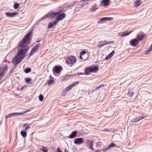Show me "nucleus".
<instances>
[{
    "mask_svg": "<svg viewBox=\"0 0 152 152\" xmlns=\"http://www.w3.org/2000/svg\"><path fill=\"white\" fill-rule=\"evenodd\" d=\"M32 31L28 32L19 42L18 45L19 48L18 52L16 56L14 57L12 60V62H13L18 57H21V56L26 55V52L28 48V46L30 43L32 35Z\"/></svg>",
    "mask_w": 152,
    "mask_h": 152,
    "instance_id": "obj_1",
    "label": "nucleus"
},
{
    "mask_svg": "<svg viewBox=\"0 0 152 152\" xmlns=\"http://www.w3.org/2000/svg\"><path fill=\"white\" fill-rule=\"evenodd\" d=\"M99 68L98 66H95L93 67H87L85 69V74L88 75L90 72H95L97 71Z\"/></svg>",
    "mask_w": 152,
    "mask_h": 152,
    "instance_id": "obj_2",
    "label": "nucleus"
},
{
    "mask_svg": "<svg viewBox=\"0 0 152 152\" xmlns=\"http://www.w3.org/2000/svg\"><path fill=\"white\" fill-rule=\"evenodd\" d=\"M76 62V58L74 56H70L66 59V64L70 66H72L73 64Z\"/></svg>",
    "mask_w": 152,
    "mask_h": 152,
    "instance_id": "obj_3",
    "label": "nucleus"
},
{
    "mask_svg": "<svg viewBox=\"0 0 152 152\" xmlns=\"http://www.w3.org/2000/svg\"><path fill=\"white\" fill-rule=\"evenodd\" d=\"M79 83V81H77L73 83L72 84L66 87L63 90V93L62 94H63V93H64V94L66 93L68 91L70 90L73 87H74L75 85H77Z\"/></svg>",
    "mask_w": 152,
    "mask_h": 152,
    "instance_id": "obj_4",
    "label": "nucleus"
},
{
    "mask_svg": "<svg viewBox=\"0 0 152 152\" xmlns=\"http://www.w3.org/2000/svg\"><path fill=\"white\" fill-rule=\"evenodd\" d=\"M61 12H51L47 14L48 17L50 19H53L56 16L59 14H60Z\"/></svg>",
    "mask_w": 152,
    "mask_h": 152,
    "instance_id": "obj_5",
    "label": "nucleus"
},
{
    "mask_svg": "<svg viewBox=\"0 0 152 152\" xmlns=\"http://www.w3.org/2000/svg\"><path fill=\"white\" fill-rule=\"evenodd\" d=\"M113 18L112 17H103L101 18L97 23L99 24H102L104 23L105 21L112 20Z\"/></svg>",
    "mask_w": 152,
    "mask_h": 152,
    "instance_id": "obj_6",
    "label": "nucleus"
},
{
    "mask_svg": "<svg viewBox=\"0 0 152 152\" xmlns=\"http://www.w3.org/2000/svg\"><path fill=\"white\" fill-rule=\"evenodd\" d=\"M145 35V34L143 33H140L137 34L136 36V39L138 41H140L142 40Z\"/></svg>",
    "mask_w": 152,
    "mask_h": 152,
    "instance_id": "obj_7",
    "label": "nucleus"
},
{
    "mask_svg": "<svg viewBox=\"0 0 152 152\" xmlns=\"http://www.w3.org/2000/svg\"><path fill=\"white\" fill-rule=\"evenodd\" d=\"M62 68L61 66H55L53 68V70L56 73H58L62 70Z\"/></svg>",
    "mask_w": 152,
    "mask_h": 152,
    "instance_id": "obj_8",
    "label": "nucleus"
},
{
    "mask_svg": "<svg viewBox=\"0 0 152 152\" xmlns=\"http://www.w3.org/2000/svg\"><path fill=\"white\" fill-rule=\"evenodd\" d=\"M83 138L81 137H80L75 139L74 143L76 144L80 145L83 142Z\"/></svg>",
    "mask_w": 152,
    "mask_h": 152,
    "instance_id": "obj_9",
    "label": "nucleus"
},
{
    "mask_svg": "<svg viewBox=\"0 0 152 152\" xmlns=\"http://www.w3.org/2000/svg\"><path fill=\"white\" fill-rule=\"evenodd\" d=\"M25 55H24L21 56V57H19V58L17 59H17L14 61H13V62H12L14 63L15 66H16L18 64L20 63L21 62L22 59L25 58Z\"/></svg>",
    "mask_w": 152,
    "mask_h": 152,
    "instance_id": "obj_10",
    "label": "nucleus"
},
{
    "mask_svg": "<svg viewBox=\"0 0 152 152\" xmlns=\"http://www.w3.org/2000/svg\"><path fill=\"white\" fill-rule=\"evenodd\" d=\"M138 42L136 38L130 41V44L132 46L135 47L138 45Z\"/></svg>",
    "mask_w": 152,
    "mask_h": 152,
    "instance_id": "obj_11",
    "label": "nucleus"
},
{
    "mask_svg": "<svg viewBox=\"0 0 152 152\" xmlns=\"http://www.w3.org/2000/svg\"><path fill=\"white\" fill-rule=\"evenodd\" d=\"M56 18V20L58 22V21L63 19L66 17V14L64 13H62L58 15Z\"/></svg>",
    "mask_w": 152,
    "mask_h": 152,
    "instance_id": "obj_12",
    "label": "nucleus"
},
{
    "mask_svg": "<svg viewBox=\"0 0 152 152\" xmlns=\"http://www.w3.org/2000/svg\"><path fill=\"white\" fill-rule=\"evenodd\" d=\"M58 22L56 20L50 22L48 25V28L49 29L51 28L53 26L56 25L58 23Z\"/></svg>",
    "mask_w": 152,
    "mask_h": 152,
    "instance_id": "obj_13",
    "label": "nucleus"
},
{
    "mask_svg": "<svg viewBox=\"0 0 152 152\" xmlns=\"http://www.w3.org/2000/svg\"><path fill=\"white\" fill-rule=\"evenodd\" d=\"M18 13V12H6L5 15L8 17L9 18H13L15 17Z\"/></svg>",
    "mask_w": 152,
    "mask_h": 152,
    "instance_id": "obj_14",
    "label": "nucleus"
},
{
    "mask_svg": "<svg viewBox=\"0 0 152 152\" xmlns=\"http://www.w3.org/2000/svg\"><path fill=\"white\" fill-rule=\"evenodd\" d=\"M41 45V44L40 43H39L33 48L32 50L33 51V53H35L37 50L38 48Z\"/></svg>",
    "mask_w": 152,
    "mask_h": 152,
    "instance_id": "obj_15",
    "label": "nucleus"
},
{
    "mask_svg": "<svg viewBox=\"0 0 152 152\" xmlns=\"http://www.w3.org/2000/svg\"><path fill=\"white\" fill-rule=\"evenodd\" d=\"M77 132L76 131H73L71 134L68 137V138H73L75 137L77 135Z\"/></svg>",
    "mask_w": 152,
    "mask_h": 152,
    "instance_id": "obj_16",
    "label": "nucleus"
},
{
    "mask_svg": "<svg viewBox=\"0 0 152 152\" xmlns=\"http://www.w3.org/2000/svg\"><path fill=\"white\" fill-rule=\"evenodd\" d=\"M134 6L135 7H139L142 4V2L141 1L139 0H137L134 3Z\"/></svg>",
    "mask_w": 152,
    "mask_h": 152,
    "instance_id": "obj_17",
    "label": "nucleus"
},
{
    "mask_svg": "<svg viewBox=\"0 0 152 152\" xmlns=\"http://www.w3.org/2000/svg\"><path fill=\"white\" fill-rule=\"evenodd\" d=\"M110 3V0H102L101 2V3L103 4V6H104L109 5Z\"/></svg>",
    "mask_w": 152,
    "mask_h": 152,
    "instance_id": "obj_18",
    "label": "nucleus"
},
{
    "mask_svg": "<svg viewBox=\"0 0 152 152\" xmlns=\"http://www.w3.org/2000/svg\"><path fill=\"white\" fill-rule=\"evenodd\" d=\"M7 65H5L3 67L2 69H0V71L3 73H4V74H5V72L7 71Z\"/></svg>",
    "mask_w": 152,
    "mask_h": 152,
    "instance_id": "obj_19",
    "label": "nucleus"
},
{
    "mask_svg": "<svg viewBox=\"0 0 152 152\" xmlns=\"http://www.w3.org/2000/svg\"><path fill=\"white\" fill-rule=\"evenodd\" d=\"M30 111V110H28L25 111L23 112H21V113H13V115H14V116L15 115H21L22 114H24V113H25L28 112Z\"/></svg>",
    "mask_w": 152,
    "mask_h": 152,
    "instance_id": "obj_20",
    "label": "nucleus"
},
{
    "mask_svg": "<svg viewBox=\"0 0 152 152\" xmlns=\"http://www.w3.org/2000/svg\"><path fill=\"white\" fill-rule=\"evenodd\" d=\"M115 145V144L114 143L112 142L110 143L108 146L107 148L105 150H108L110 148L114 147Z\"/></svg>",
    "mask_w": 152,
    "mask_h": 152,
    "instance_id": "obj_21",
    "label": "nucleus"
},
{
    "mask_svg": "<svg viewBox=\"0 0 152 152\" xmlns=\"http://www.w3.org/2000/svg\"><path fill=\"white\" fill-rule=\"evenodd\" d=\"M21 135L23 137H25L27 135V133L25 131L22 130L20 132Z\"/></svg>",
    "mask_w": 152,
    "mask_h": 152,
    "instance_id": "obj_22",
    "label": "nucleus"
},
{
    "mask_svg": "<svg viewBox=\"0 0 152 152\" xmlns=\"http://www.w3.org/2000/svg\"><path fill=\"white\" fill-rule=\"evenodd\" d=\"M23 127L24 128L25 130L26 131H27V129L28 128H30L29 125L27 124H25L23 125Z\"/></svg>",
    "mask_w": 152,
    "mask_h": 152,
    "instance_id": "obj_23",
    "label": "nucleus"
},
{
    "mask_svg": "<svg viewBox=\"0 0 152 152\" xmlns=\"http://www.w3.org/2000/svg\"><path fill=\"white\" fill-rule=\"evenodd\" d=\"M31 71V69L30 68H27L24 70V72L26 73H28L30 72Z\"/></svg>",
    "mask_w": 152,
    "mask_h": 152,
    "instance_id": "obj_24",
    "label": "nucleus"
},
{
    "mask_svg": "<svg viewBox=\"0 0 152 152\" xmlns=\"http://www.w3.org/2000/svg\"><path fill=\"white\" fill-rule=\"evenodd\" d=\"M98 8L96 7V4H94V6L91 8L90 10H91L93 12H94Z\"/></svg>",
    "mask_w": 152,
    "mask_h": 152,
    "instance_id": "obj_25",
    "label": "nucleus"
},
{
    "mask_svg": "<svg viewBox=\"0 0 152 152\" xmlns=\"http://www.w3.org/2000/svg\"><path fill=\"white\" fill-rule=\"evenodd\" d=\"M14 116V115H13V113H11L9 114L8 115H6L5 116V118H10L11 117H13Z\"/></svg>",
    "mask_w": 152,
    "mask_h": 152,
    "instance_id": "obj_26",
    "label": "nucleus"
},
{
    "mask_svg": "<svg viewBox=\"0 0 152 152\" xmlns=\"http://www.w3.org/2000/svg\"><path fill=\"white\" fill-rule=\"evenodd\" d=\"M104 85L102 84L100 86H99L97 87H96L94 89V91H96V90H97L101 88L104 87Z\"/></svg>",
    "mask_w": 152,
    "mask_h": 152,
    "instance_id": "obj_27",
    "label": "nucleus"
},
{
    "mask_svg": "<svg viewBox=\"0 0 152 152\" xmlns=\"http://www.w3.org/2000/svg\"><path fill=\"white\" fill-rule=\"evenodd\" d=\"M54 83V81L53 80H49L47 83V85L48 86H50L51 84H53Z\"/></svg>",
    "mask_w": 152,
    "mask_h": 152,
    "instance_id": "obj_28",
    "label": "nucleus"
},
{
    "mask_svg": "<svg viewBox=\"0 0 152 152\" xmlns=\"http://www.w3.org/2000/svg\"><path fill=\"white\" fill-rule=\"evenodd\" d=\"M93 142L92 140L91 141L89 142V147L90 148H91L92 150H93Z\"/></svg>",
    "mask_w": 152,
    "mask_h": 152,
    "instance_id": "obj_29",
    "label": "nucleus"
},
{
    "mask_svg": "<svg viewBox=\"0 0 152 152\" xmlns=\"http://www.w3.org/2000/svg\"><path fill=\"white\" fill-rule=\"evenodd\" d=\"M19 6V4L17 3L14 4V8L15 9H18Z\"/></svg>",
    "mask_w": 152,
    "mask_h": 152,
    "instance_id": "obj_30",
    "label": "nucleus"
},
{
    "mask_svg": "<svg viewBox=\"0 0 152 152\" xmlns=\"http://www.w3.org/2000/svg\"><path fill=\"white\" fill-rule=\"evenodd\" d=\"M139 121V119H138L137 117L136 118H134L131 120V122H136Z\"/></svg>",
    "mask_w": 152,
    "mask_h": 152,
    "instance_id": "obj_31",
    "label": "nucleus"
},
{
    "mask_svg": "<svg viewBox=\"0 0 152 152\" xmlns=\"http://www.w3.org/2000/svg\"><path fill=\"white\" fill-rule=\"evenodd\" d=\"M104 45L102 42H100L99 43V44L98 45V47L99 48H101L103 46H104Z\"/></svg>",
    "mask_w": 152,
    "mask_h": 152,
    "instance_id": "obj_32",
    "label": "nucleus"
},
{
    "mask_svg": "<svg viewBox=\"0 0 152 152\" xmlns=\"http://www.w3.org/2000/svg\"><path fill=\"white\" fill-rule=\"evenodd\" d=\"M134 94V93L133 92L131 91H129L128 93V94L129 96L130 97H132L133 95Z\"/></svg>",
    "mask_w": 152,
    "mask_h": 152,
    "instance_id": "obj_33",
    "label": "nucleus"
},
{
    "mask_svg": "<svg viewBox=\"0 0 152 152\" xmlns=\"http://www.w3.org/2000/svg\"><path fill=\"white\" fill-rule=\"evenodd\" d=\"M39 100L40 101L42 102V101H43V99H44L43 96L42 94L40 95L39 96Z\"/></svg>",
    "mask_w": 152,
    "mask_h": 152,
    "instance_id": "obj_34",
    "label": "nucleus"
},
{
    "mask_svg": "<svg viewBox=\"0 0 152 152\" xmlns=\"http://www.w3.org/2000/svg\"><path fill=\"white\" fill-rule=\"evenodd\" d=\"M5 74L0 71V80L4 76Z\"/></svg>",
    "mask_w": 152,
    "mask_h": 152,
    "instance_id": "obj_35",
    "label": "nucleus"
},
{
    "mask_svg": "<svg viewBox=\"0 0 152 152\" xmlns=\"http://www.w3.org/2000/svg\"><path fill=\"white\" fill-rule=\"evenodd\" d=\"M124 34L125 32H119L118 33V35L120 37H124L125 36V35H124Z\"/></svg>",
    "mask_w": 152,
    "mask_h": 152,
    "instance_id": "obj_36",
    "label": "nucleus"
},
{
    "mask_svg": "<svg viewBox=\"0 0 152 152\" xmlns=\"http://www.w3.org/2000/svg\"><path fill=\"white\" fill-rule=\"evenodd\" d=\"M48 17V16H47V15L46 14V15H45V16H44V17H42V18H40L39 20V21H42V20L45 19V18H47Z\"/></svg>",
    "mask_w": 152,
    "mask_h": 152,
    "instance_id": "obj_37",
    "label": "nucleus"
},
{
    "mask_svg": "<svg viewBox=\"0 0 152 152\" xmlns=\"http://www.w3.org/2000/svg\"><path fill=\"white\" fill-rule=\"evenodd\" d=\"M115 53V51L114 50L113 51L110 53L109 54V55L110 56L111 58L113 56L114 53Z\"/></svg>",
    "mask_w": 152,
    "mask_h": 152,
    "instance_id": "obj_38",
    "label": "nucleus"
},
{
    "mask_svg": "<svg viewBox=\"0 0 152 152\" xmlns=\"http://www.w3.org/2000/svg\"><path fill=\"white\" fill-rule=\"evenodd\" d=\"M31 79L29 78H26V82L27 83H28L29 82L31 81Z\"/></svg>",
    "mask_w": 152,
    "mask_h": 152,
    "instance_id": "obj_39",
    "label": "nucleus"
},
{
    "mask_svg": "<svg viewBox=\"0 0 152 152\" xmlns=\"http://www.w3.org/2000/svg\"><path fill=\"white\" fill-rule=\"evenodd\" d=\"M86 53V52L85 50L81 51L80 53V55H84Z\"/></svg>",
    "mask_w": 152,
    "mask_h": 152,
    "instance_id": "obj_40",
    "label": "nucleus"
},
{
    "mask_svg": "<svg viewBox=\"0 0 152 152\" xmlns=\"http://www.w3.org/2000/svg\"><path fill=\"white\" fill-rule=\"evenodd\" d=\"M110 56L108 55V56H107L105 58V60H107L109 59H110V58H111V57H110V56Z\"/></svg>",
    "mask_w": 152,
    "mask_h": 152,
    "instance_id": "obj_41",
    "label": "nucleus"
},
{
    "mask_svg": "<svg viewBox=\"0 0 152 152\" xmlns=\"http://www.w3.org/2000/svg\"><path fill=\"white\" fill-rule=\"evenodd\" d=\"M33 51H32V50H31V52L29 53V56L28 57V58H29L33 54Z\"/></svg>",
    "mask_w": 152,
    "mask_h": 152,
    "instance_id": "obj_42",
    "label": "nucleus"
},
{
    "mask_svg": "<svg viewBox=\"0 0 152 152\" xmlns=\"http://www.w3.org/2000/svg\"><path fill=\"white\" fill-rule=\"evenodd\" d=\"M145 117H143V116H139V117H137V118H138V119H139V121L144 118Z\"/></svg>",
    "mask_w": 152,
    "mask_h": 152,
    "instance_id": "obj_43",
    "label": "nucleus"
},
{
    "mask_svg": "<svg viewBox=\"0 0 152 152\" xmlns=\"http://www.w3.org/2000/svg\"><path fill=\"white\" fill-rule=\"evenodd\" d=\"M151 50V49L149 48V49L147 50L146 51V52H145V54H148V53H149Z\"/></svg>",
    "mask_w": 152,
    "mask_h": 152,
    "instance_id": "obj_44",
    "label": "nucleus"
},
{
    "mask_svg": "<svg viewBox=\"0 0 152 152\" xmlns=\"http://www.w3.org/2000/svg\"><path fill=\"white\" fill-rule=\"evenodd\" d=\"M103 43H104V45H107V44H108V42H107L106 41H103Z\"/></svg>",
    "mask_w": 152,
    "mask_h": 152,
    "instance_id": "obj_45",
    "label": "nucleus"
},
{
    "mask_svg": "<svg viewBox=\"0 0 152 152\" xmlns=\"http://www.w3.org/2000/svg\"><path fill=\"white\" fill-rule=\"evenodd\" d=\"M56 152H62V151L60 150L59 148H58L57 149V151Z\"/></svg>",
    "mask_w": 152,
    "mask_h": 152,
    "instance_id": "obj_46",
    "label": "nucleus"
},
{
    "mask_svg": "<svg viewBox=\"0 0 152 152\" xmlns=\"http://www.w3.org/2000/svg\"><path fill=\"white\" fill-rule=\"evenodd\" d=\"M42 150L44 152H46L47 151V150L46 147L42 149Z\"/></svg>",
    "mask_w": 152,
    "mask_h": 152,
    "instance_id": "obj_47",
    "label": "nucleus"
},
{
    "mask_svg": "<svg viewBox=\"0 0 152 152\" xmlns=\"http://www.w3.org/2000/svg\"><path fill=\"white\" fill-rule=\"evenodd\" d=\"M77 74H78L79 75H86L85 72V73H83V72L78 73Z\"/></svg>",
    "mask_w": 152,
    "mask_h": 152,
    "instance_id": "obj_48",
    "label": "nucleus"
},
{
    "mask_svg": "<svg viewBox=\"0 0 152 152\" xmlns=\"http://www.w3.org/2000/svg\"><path fill=\"white\" fill-rule=\"evenodd\" d=\"M41 39L39 38H38L37 39V42H39L41 41Z\"/></svg>",
    "mask_w": 152,
    "mask_h": 152,
    "instance_id": "obj_49",
    "label": "nucleus"
},
{
    "mask_svg": "<svg viewBox=\"0 0 152 152\" xmlns=\"http://www.w3.org/2000/svg\"><path fill=\"white\" fill-rule=\"evenodd\" d=\"M89 140H86L85 141V143H88L89 142Z\"/></svg>",
    "mask_w": 152,
    "mask_h": 152,
    "instance_id": "obj_50",
    "label": "nucleus"
},
{
    "mask_svg": "<svg viewBox=\"0 0 152 152\" xmlns=\"http://www.w3.org/2000/svg\"><path fill=\"white\" fill-rule=\"evenodd\" d=\"M129 34V33H126L125 32V34L124 35H125V36H126L128 35Z\"/></svg>",
    "mask_w": 152,
    "mask_h": 152,
    "instance_id": "obj_51",
    "label": "nucleus"
},
{
    "mask_svg": "<svg viewBox=\"0 0 152 152\" xmlns=\"http://www.w3.org/2000/svg\"><path fill=\"white\" fill-rule=\"evenodd\" d=\"M114 42V41H110V42H108V44H111L112 43H113V42Z\"/></svg>",
    "mask_w": 152,
    "mask_h": 152,
    "instance_id": "obj_52",
    "label": "nucleus"
},
{
    "mask_svg": "<svg viewBox=\"0 0 152 152\" xmlns=\"http://www.w3.org/2000/svg\"><path fill=\"white\" fill-rule=\"evenodd\" d=\"M65 152H68V151L66 148H65L64 149Z\"/></svg>",
    "mask_w": 152,
    "mask_h": 152,
    "instance_id": "obj_53",
    "label": "nucleus"
},
{
    "mask_svg": "<svg viewBox=\"0 0 152 152\" xmlns=\"http://www.w3.org/2000/svg\"><path fill=\"white\" fill-rule=\"evenodd\" d=\"M79 57H80V59H82L83 58H82V55H80V56H79Z\"/></svg>",
    "mask_w": 152,
    "mask_h": 152,
    "instance_id": "obj_54",
    "label": "nucleus"
},
{
    "mask_svg": "<svg viewBox=\"0 0 152 152\" xmlns=\"http://www.w3.org/2000/svg\"><path fill=\"white\" fill-rule=\"evenodd\" d=\"M24 88V87H22L20 89V90H22Z\"/></svg>",
    "mask_w": 152,
    "mask_h": 152,
    "instance_id": "obj_55",
    "label": "nucleus"
},
{
    "mask_svg": "<svg viewBox=\"0 0 152 152\" xmlns=\"http://www.w3.org/2000/svg\"><path fill=\"white\" fill-rule=\"evenodd\" d=\"M152 50V45H151L150 46V47H149Z\"/></svg>",
    "mask_w": 152,
    "mask_h": 152,
    "instance_id": "obj_56",
    "label": "nucleus"
},
{
    "mask_svg": "<svg viewBox=\"0 0 152 152\" xmlns=\"http://www.w3.org/2000/svg\"><path fill=\"white\" fill-rule=\"evenodd\" d=\"M133 31V30H132L130 31L129 32V34H130Z\"/></svg>",
    "mask_w": 152,
    "mask_h": 152,
    "instance_id": "obj_57",
    "label": "nucleus"
},
{
    "mask_svg": "<svg viewBox=\"0 0 152 152\" xmlns=\"http://www.w3.org/2000/svg\"><path fill=\"white\" fill-rule=\"evenodd\" d=\"M105 131H108V130H107V129H106V130L105 129Z\"/></svg>",
    "mask_w": 152,
    "mask_h": 152,
    "instance_id": "obj_58",
    "label": "nucleus"
}]
</instances>
